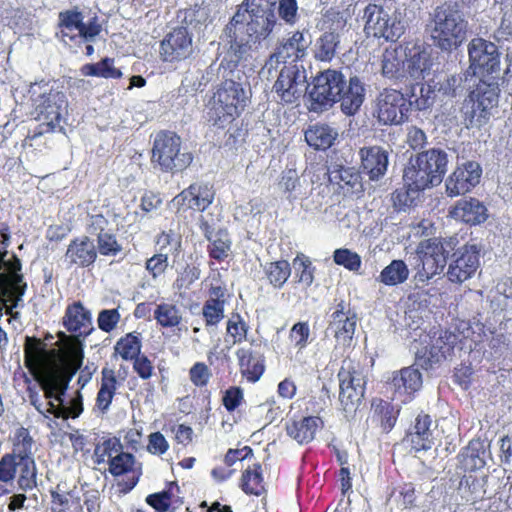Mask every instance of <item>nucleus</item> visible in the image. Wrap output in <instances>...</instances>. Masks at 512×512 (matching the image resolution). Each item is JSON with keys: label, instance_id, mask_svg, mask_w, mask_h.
Returning a JSON list of instances; mask_svg holds the SVG:
<instances>
[{"label": "nucleus", "instance_id": "f257e3e1", "mask_svg": "<svg viewBox=\"0 0 512 512\" xmlns=\"http://www.w3.org/2000/svg\"><path fill=\"white\" fill-rule=\"evenodd\" d=\"M241 60L227 53L218 67L215 68V64L208 67L207 75L216 70L218 77L223 80L207 104V120L217 128L223 129L231 124L246 106L247 96L243 88L245 75L238 68Z\"/></svg>", "mask_w": 512, "mask_h": 512}, {"label": "nucleus", "instance_id": "f03ea898", "mask_svg": "<svg viewBox=\"0 0 512 512\" xmlns=\"http://www.w3.org/2000/svg\"><path fill=\"white\" fill-rule=\"evenodd\" d=\"M276 21L274 3L246 0L245 9H239L225 28L224 34L230 45L227 53L244 59L252 44L272 32Z\"/></svg>", "mask_w": 512, "mask_h": 512}, {"label": "nucleus", "instance_id": "7ed1b4c3", "mask_svg": "<svg viewBox=\"0 0 512 512\" xmlns=\"http://www.w3.org/2000/svg\"><path fill=\"white\" fill-rule=\"evenodd\" d=\"M83 360L82 350L74 351L71 359L72 371L68 369L53 368L48 370L44 379L41 381V389L44 392L45 399H54L51 402L52 415L56 418L67 419L69 417L76 418L83 411L82 398L78 394L70 400V404L65 403L64 396L68 389L69 382L71 381L74 373L81 367Z\"/></svg>", "mask_w": 512, "mask_h": 512}, {"label": "nucleus", "instance_id": "20e7f679", "mask_svg": "<svg viewBox=\"0 0 512 512\" xmlns=\"http://www.w3.org/2000/svg\"><path fill=\"white\" fill-rule=\"evenodd\" d=\"M426 30L436 47L452 51L466 40L468 21L457 5L445 4L434 9Z\"/></svg>", "mask_w": 512, "mask_h": 512}, {"label": "nucleus", "instance_id": "39448f33", "mask_svg": "<svg viewBox=\"0 0 512 512\" xmlns=\"http://www.w3.org/2000/svg\"><path fill=\"white\" fill-rule=\"evenodd\" d=\"M448 155L432 148L411 158L404 170L403 181L414 191L440 184L447 171Z\"/></svg>", "mask_w": 512, "mask_h": 512}, {"label": "nucleus", "instance_id": "423d86ee", "mask_svg": "<svg viewBox=\"0 0 512 512\" xmlns=\"http://www.w3.org/2000/svg\"><path fill=\"white\" fill-rule=\"evenodd\" d=\"M364 32L368 37L397 41L405 32L402 13L395 7L369 3L363 10Z\"/></svg>", "mask_w": 512, "mask_h": 512}, {"label": "nucleus", "instance_id": "0eeeda50", "mask_svg": "<svg viewBox=\"0 0 512 512\" xmlns=\"http://www.w3.org/2000/svg\"><path fill=\"white\" fill-rule=\"evenodd\" d=\"M337 376L342 409L347 415L355 413L364 398L368 370L360 362L347 358L342 361Z\"/></svg>", "mask_w": 512, "mask_h": 512}, {"label": "nucleus", "instance_id": "6e6552de", "mask_svg": "<svg viewBox=\"0 0 512 512\" xmlns=\"http://www.w3.org/2000/svg\"><path fill=\"white\" fill-rule=\"evenodd\" d=\"M499 87L496 82L480 80L463 102L461 115L467 128L485 124L491 110L498 104Z\"/></svg>", "mask_w": 512, "mask_h": 512}, {"label": "nucleus", "instance_id": "1a4fd4ad", "mask_svg": "<svg viewBox=\"0 0 512 512\" xmlns=\"http://www.w3.org/2000/svg\"><path fill=\"white\" fill-rule=\"evenodd\" d=\"M193 160L189 152H181V139L174 132L161 131L154 139L151 162L162 172H177Z\"/></svg>", "mask_w": 512, "mask_h": 512}, {"label": "nucleus", "instance_id": "9d476101", "mask_svg": "<svg viewBox=\"0 0 512 512\" xmlns=\"http://www.w3.org/2000/svg\"><path fill=\"white\" fill-rule=\"evenodd\" d=\"M345 87L346 79L341 72L332 69L321 72L309 91V110L316 113L328 110L338 102Z\"/></svg>", "mask_w": 512, "mask_h": 512}, {"label": "nucleus", "instance_id": "9b49d317", "mask_svg": "<svg viewBox=\"0 0 512 512\" xmlns=\"http://www.w3.org/2000/svg\"><path fill=\"white\" fill-rule=\"evenodd\" d=\"M410 264L416 270L415 280L427 282L441 272L447 262L444 247L438 239H428L420 242L416 252L409 258Z\"/></svg>", "mask_w": 512, "mask_h": 512}, {"label": "nucleus", "instance_id": "f8f14e48", "mask_svg": "<svg viewBox=\"0 0 512 512\" xmlns=\"http://www.w3.org/2000/svg\"><path fill=\"white\" fill-rule=\"evenodd\" d=\"M481 246L467 243L447 258L445 276L453 284H462L473 278L480 268Z\"/></svg>", "mask_w": 512, "mask_h": 512}, {"label": "nucleus", "instance_id": "ddd939ff", "mask_svg": "<svg viewBox=\"0 0 512 512\" xmlns=\"http://www.w3.org/2000/svg\"><path fill=\"white\" fill-rule=\"evenodd\" d=\"M407 97L396 89H384L375 100L373 116L382 125H400L408 118Z\"/></svg>", "mask_w": 512, "mask_h": 512}, {"label": "nucleus", "instance_id": "4468645a", "mask_svg": "<svg viewBox=\"0 0 512 512\" xmlns=\"http://www.w3.org/2000/svg\"><path fill=\"white\" fill-rule=\"evenodd\" d=\"M467 337L468 335H465L464 331L459 333L449 330L442 331L429 349L416 354V364L425 370L432 369L442 360L451 357L456 348L462 349L460 345Z\"/></svg>", "mask_w": 512, "mask_h": 512}, {"label": "nucleus", "instance_id": "2eb2a0df", "mask_svg": "<svg viewBox=\"0 0 512 512\" xmlns=\"http://www.w3.org/2000/svg\"><path fill=\"white\" fill-rule=\"evenodd\" d=\"M10 239L9 226L0 223V295H7L11 291V285L22 281L21 261L8 251Z\"/></svg>", "mask_w": 512, "mask_h": 512}, {"label": "nucleus", "instance_id": "dca6fc26", "mask_svg": "<svg viewBox=\"0 0 512 512\" xmlns=\"http://www.w3.org/2000/svg\"><path fill=\"white\" fill-rule=\"evenodd\" d=\"M67 106L66 95L61 91L44 92L35 100L37 118L47 127L45 131H53L56 128L63 130L61 123L67 113Z\"/></svg>", "mask_w": 512, "mask_h": 512}, {"label": "nucleus", "instance_id": "f3484780", "mask_svg": "<svg viewBox=\"0 0 512 512\" xmlns=\"http://www.w3.org/2000/svg\"><path fill=\"white\" fill-rule=\"evenodd\" d=\"M306 75L298 65H284L273 85V92L286 104L298 101L307 90Z\"/></svg>", "mask_w": 512, "mask_h": 512}, {"label": "nucleus", "instance_id": "a211bd4d", "mask_svg": "<svg viewBox=\"0 0 512 512\" xmlns=\"http://www.w3.org/2000/svg\"><path fill=\"white\" fill-rule=\"evenodd\" d=\"M470 69L473 74H494L500 70V53L497 46L483 38H473L468 44Z\"/></svg>", "mask_w": 512, "mask_h": 512}, {"label": "nucleus", "instance_id": "6ab92c4d", "mask_svg": "<svg viewBox=\"0 0 512 512\" xmlns=\"http://www.w3.org/2000/svg\"><path fill=\"white\" fill-rule=\"evenodd\" d=\"M356 324V314L343 301L338 303L330 315L327 327V332L336 340L335 349H344L351 345Z\"/></svg>", "mask_w": 512, "mask_h": 512}, {"label": "nucleus", "instance_id": "aec40b11", "mask_svg": "<svg viewBox=\"0 0 512 512\" xmlns=\"http://www.w3.org/2000/svg\"><path fill=\"white\" fill-rule=\"evenodd\" d=\"M192 51V35L186 27L173 29L161 41L160 54L167 62L186 59L192 54Z\"/></svg>", "mask_w": 512, "mask_h": 512}, {"label": "nucleus", "instance_id": "412c9836", "mask_svg": "<svg viewBox=\"0 0 512 512\" xmlns=\"http://www.w3.org/2000/svg\"><path fill=\"white\" fill-rule=\"evenodd\" d=\"M387 385L394 398L407 402L422 387V375L414 366L404 367L392 373Z\"/></svg>", "mask_w": 512, "mask_h": 512}, {"label": "nucleus", "instance_id": "4be33fe9", "mask_svg": "<svg viewBox=\"0 0 512 512\" xmlns=\"http://www.w3.org/2000/svg\"><path fill=\"white\" fill-rule=\"evenodd\" d=\"M482 175V168L478 162L467 161L456 170L446 181V191L449 196L454 197L469 192L479 182Z\"/></svg>", "mask_w": 512, "mask_h": 512}, {"label": "nucleus", "instance_id": "5701e85b", "mask_svg": "<svg viewBox=\"0 0 512 512\" xmlns=\"http://www.w3.org/2000/svg\"><path fill=\"white\" fill-rule=\"evenodd\" d=\"M325 17L329 21L336 22V28L325 31L320 35L314 44L313 53L317 60L330 62L335 57L340 44V36L336 29L343 28L346 20L340 12L334 10L328 11Z\"/></svg>", "mask_w": 512, "mask_h": 512}, {"label": "nucleus", "instance_id": "b1692460", "mask_svg": "<svg viewBox=\"0 0 512 512\" xmlns=\"http://www.w3.org/2000/svg\"><path fill=\"white\" fill-rule=\"evenodd\" d=\"M24 363L33 375H39L38 381L40 385L48 370L53 368L67 369L61 365L47 367L46 344L42 340L32 336L25 337Z\"/></svg>", "mask_w": 512, "mask_h": 512}, {"label": "nucleus", "instance_id": "393cba45", "mask_svg": "<svg viewBox=\"0 0 512 512\" xmlns=\"http://www.w3.org/2000/svg\"><path fill=\"white\" fill-rule=\"evenodd\" d=\"M109 472L114 476L130 474L128 480L121 484L122 491L126 493L131 491L138 483L142 474V465L136 461L132 454L119 450L114 458L109 461Z\"/></svg>", "mask_w": 512, "mask_h": 512}, {"label": "nucleus", "instance_id": "a878e982", "mask_svg": "<svg viewBox=\"0 0 512 512\" xmlns=\"http://www.w3.org/2000/svg\"><path fill=\"white\" fill-rule=\"evenodd\" d=\"M63 325L76 337H86L93 330L91 312L81 302H74L66 308Z\"/></svg>", "mask_w": 512, "mask_h": 512}, {"label": "nucleus", "instance_id": "bb28decb", "mask_svg": "<svg viewBox=\"0 0 512 512\" xmlns=\"http://www.w3.org/2000/svg\"><path fill=\"white\" fill-rule=\"evenodd\" d=\"M97 258L94 242L87 236L76 238L70 242L65 253V260L70 265L89 267Z\"/></svg>", "mask_w": 512, "mask_h": 512}, {"label": "nucleus", "instance_id": "cd10ccee", "mask_svg": "<svg viewBox=\"0 0 512 512\" xmlns=\"http://www.w3.org/2000/svg\"><path fill=\"white\" fill-rule=\"evenodd\" d=\"M363 170L370 180L383 177L388 167V152L380 146L364 147L360 150Z\"/></svg>", "mask_w": 512, "mask_h": 512}, {"label": "nucleus", "instance_id": "c85d7f7f", "mask_svg": "<svg viewBox=\"0 0 512 512\" xmlns=\"http://www.w3.org/2000/svg\"><path fill=\"white\" fill-rule=\"evenodd\" d=\"M212 186L204 183L191 184L174 198L178 204L186 203L190 209L204 211L213 201Z\"/></svg>", "mask_w": 512, "mask_h": 512}, {"label": "nucleus", "instance_id": "c756f323", "mask_svg": "<svg viewBox=\"0 0 512 512\" xmlns=\"http://www.w3.org/2000/svg\"><path fill=\"white\" fill-rule=\"evenodd\" d=\"M432 419L429 415H418L413 429L407 434L405 441L411 444L415 451H426L434 444Z\"/></svg>", "mask_w": 512, "mask_h": 512}, {"label": "nucleus", "instance_id": "7c9ffc66", "mask_svg": "<svg viewBox=\"0 0 512 512\" xmlns=\"http://www.w3.org/2000/svg\"><path fill=\"white\" fill-rule=\"evenodd\" d=\"M200 229L205 238L210 242L209 255L216 260H223L228 257L231 248V240L229 234L224 229L214 232L208 222L201 217Z\"/></svg>", "mask_w": 512, "mask_h": 512}, {"label": "nucleus", "instance_id": "2f4dec72", "mask_svg": "<svg viewBox=\"0 0 512 512\" xmlns=\"http://www.w3.org/2000/svg\"><path fill=\"white\" fill-rule=\"evenodd\" d=\"M365 99V87L358 77H351L339 97L341 110L344 114L352 116L358 112Z\"/></svg>", "mask_w": 512, "mask_h": 512}, {"label": "nucleus", "instance_id": "473e14b6", "mask_svg": "<svg viewBox=\"0 0 512 512\" xmlns=\"http://www.w3.org/2000/svg\"><path fill=\"white\" fill-rule=\"evenodd\" d=\"M488 445L482 440H471L459 454V462L465 471H475L486 465L489 456Z\"/></svg>", "mask_w": 512, "mask_h": 512}, {"label": "nucleus", "instance_id": "72a5a7b5", "mask_svg": "<svg viewBox=\"0 0 512 512\" xmlns=\"http://www.w3.org/2000/svg\"><path fill=\"white\" fill-rule=\"evenodd\" d=\"M311 44L310 36H305L304 32L296 31L287 39H283L276 51L278 56L283 58L286 62L291 60L302 59L307 52L308 47Z\"/></svg>", "mask_w": 512, "mask_h": 512}, {"label": "nucleus", "instance_id": "f704fd0d", "mask_svg": "<svg viewBox=\"0 0 512 512\" xmlns=\"http://www.w3.org/2000/svg\"><path fill=\"white\" fill-rule=\"evenodd\" d=\"M451 215L469 224H480L487 219L486 207L477 199H462L457 202Z\"/></svg>", "mask_w": 512, "mask_h": 512}, {"label": "nucleus", "instance_id": "c9c22d12", "mask_svg": "<svg viewBox=\"0 0 512 512\" xmlns=\"http://www.w3.org/2000/svg\"><path fill=\"white\" fill-rule=\"evenodd\" d=\"M406 48L402 46L386 49L382 56V74L389 79L406 77Z\"/></svg>", "mask_w": 512, "mask_h": 512}, {"label": "nucleus", "instance_id": "e433bc0d", "mask_svg": "<svg viewBox=\"0 0 512 512\" xmlns=\"http://www.w3.org/2000/svg\"><path fill=\"white\" fill-rule=\"evenodd\" d=\"M406 77L409 76L415 80L425 78L432 65L430 53L420 47L413 46L406 48Z\"/></svg>", "mask_w": 512, "mask_h": 512}, {"label": "nucleus", "instance_id": "4c0bfd02", "mask_svg": "<svg viewBox=\"0 0 512 512\" xmlns=\"http://www.w3.org/2000/svg\"><path fill=\"white\" fill-rule=\"evenodd\" d=\"M322 421L318 417L308 416L286 424L287 434L299 444L312 441Z\"/></svg>", "mask_w": 512, "mask_h": 512}, {"label": "nucleus", "instance_id": "58836bf2", "mask_svg": "<svg viewBox=\"0 0 512 512\" xmlns=\"http://www.w3.org/2000/svg\"><path fill=\"white\" fill-rule=\"evenodd\" d=\"M487 484V477H466L464 481H461L459 486L461 498L471 505L482 502L484 499L490 497L487 491Z\"/></svg>", "mask_w": 512, "mask_h": 512}, {"label": "nucleus", "instance_id": "ea45409f", "mask_svg": "<svg viewBox=\"0 0 512 512\" xmlns=\"http://www.w3.org/2000/svg\"><path fill=\"white\" fill-rule=\"evenodd\" d=\"M242 374L256 382L264 372V359L261 354L250 349L240 348L236 353Z\"/></svg>", "mask_w": 512, "mask_h": 512}, {"label": "nucleus", "instance_id": "a19ab883", "mask_svg": "<svg viewBox=\"0 0 512 512\" xmlns=\"http://www.w3.org/2000/svg\"><path fill=\"white\" fill-rule=\"evenodd\" d=\"M337 136V130L327 124H315L305 132L307 144L316 150L328 149L332 146Z\"/></svg>", "mask_w": 512, "mask_h": 512}, {"label": "nucleus", "instance_id": "79ce46f5", "mask_svg": "<svg viewBox=\"0 0 512 512\" xmlns=\"http://www.w3.org/2000/svg\"><path fill=\"white\" fill-rule=\"evenodd\" d=\"M117 389V379L115 372L111 369L104 368L102 370L101 386L97 393L96 405L99 410L106 412Z\"/></svg>", "mask_w": 512, "mask_h": 512}, {"label": "nucleus", "instance_id": "37998d69", "mask_svg": "<svg viewBox=\"0 0 512 512\" xmlns=\"http://www.w3.org/2000/svg\"><path fill=\"white\" fill-rule=\"evenodd\" d=\"M409 103V109L426 110L431 107L435 99V89L430 84L417 83L411 86L410 94L405 95Z\"/></svg>", "mask_w": 512, "mask_h": 512}, {"label": "nucleus", "instance_id": "c03bdc74", "mask_svg": "<svg viewBox=\"0 0 512 512\" xmlns=\"http://www.w3.org/2000/svg\"><path fill=\"white\" fill-rule=\"evenodd\" d=\"M409 277V269L402 260H393L387 265L376 278L380 283L387 286H396L404 283Z\"/></svg>", "mask_w": 512, "mask_h": 512}, {"label": "nucleus", "instance_id": "a18cd8bd", "mask_svg": "<svg viewBox=\"0 0 512 512\" xmlns=\"http://www.w3.org/2000/svg\"><path fill=\"white\" fill-rule=\"evenodd\" d=\"M240 486L249 495L259 496L264 492V480L260 464L255 463L243 472Z\"/></svg>", "mask_w": 512, "mask_h": 512}, {"label": "nucleus", "instance_id": "49530a36", "mask_svg": "<svg viewBox=\"0 0 512 512\" xmlns=\"http://www.w3.org/2000/svg\"><path fill=\"white\" fill-rule=\"evenodd\" d=\"M154 319L163 328H173L181 323L182 314L175 304L163 302L156 305Z\"/></svg>", "mask_w": 512, "mask_h": 512}, {"label": "nucleus", "instance_id": "de8ad7c7", "mask_svg": "<svg viewBox=\"0 0 512 512\" xmlns=\"http://www.w3.org/2000/svg\"><path fill=\"white\" fill-rule=\"evenodd\" d=\"M83 20L84 16L82 12L77 9L66 10L59 13V23L64 41L65 37H68L70 40L76 37Z\"/></svg>", "mask_w": 512, "mask_h": 512}, {"label": "nucleus", "instance_id": "09e8293b", "mask_svg": "<svg viewBox=\"0 0 512 512\" xmlns=\"http://www.w3.org/2000/svg\"><path fill=\"white\" fill-rule=\"evenodd\" d=\"M18 467L20 468L18 478L19 488L23 491L33 489L37 485V469L34 458L30 455L20 457V459H18Z\"/></svg>", "mask_w": 512, "mask_h": 512}, {"label": "nucleus", "instance_id": "8fccbe9b", "mask_svg": "<svg viewBox=\"0 0 512 512\" xmlns=\"http://www.w3.org/2000/svg\"><path fill=\"white\" fill-rule=\"evenodd\" d=\"M81 71L85 76H96L112 79H118L122 76V72L114 67V60L108 57L104 58L98 63L84 65Z\"/></svg>", "mask_w": 512, "mask_h": 512}, {"label": "nucleus", "instance_id": "3c124183", "mask_svg": "<svg viewBox=\"0 0 512 512\" xmlns=\"http://www.w3.org/2000/svg\"><path fill=\"white\" fill-rule=\"evenodd\" d=\"M265 273L271 285L281 288L291 274V267L286 260L271 262L265 266Z\"/></svg>", "mask_w": 512, "mask_h": 512}, {"label": "nucleus", "instance_id": "603ef678", "mask_svg": "<svg viewBox=\"0 0 512 512\" xmlns=\"http://www.w3.org/2000/svg\"><path fill=\"white\" fill-rule=\"evenodd\" d=\"M115 351L124 360H133L139 356L141 351V340L139 335L128 333L124 337L120 338L116 342Z\"/></svg>", "mask_w": 512, "mask_h": 512}, {"label": "nucleus", "instance_id": "864d4df0", "mask_svg": "<svg viewBox=\"0 0 512 512\" xmlns=\"http://www.w3.org/2000/svg\"><path fill=\"white\" fill-rule=\"evenodd\" d=\"M26 283L22 280L17 284L11 285V291L7 295H0V305L5 306V313L11 315L13 318L19 316L18 312H13V309L18 306V303L22 301V297L25 294Z\"/></svg>", "mask_w": 512, "mask_h": 512}, {"label": "nucleus", "instance_id": "5fc2aeb1", "mask_svg": "<svg viewBox=\"0 0 512 512\" xmlns=\"http://www.w3.org/2000/svg\"><path fill=\"white\" fill-rule=\"evenodd\" d=\"M206 326L217 325L224 317V300L208 299L202 308Z\"/></svg>", "mask_w": 512, "mask_h": 512}, {"label": "nucleus", "instance_id": "6e6d98bb", "mask_svg": "<svg viewBox=\"0 0 512 512\" xmlns=\"http://www.w3.org/2000/svg\"><path fill=\"white\" fill-rule=\"evenodd\" d=\"M293 267L300 283L307 287L313 283L315 268L307 256L304 254L297 255L293 260Z\"/></svg>", "mask_w": 512, "mask_h": 512}, {"label": "nucleus", "instance_id": "4d7b16f0", "mask_svg": "<svg viewBox=\"0 0 512 512\" xmlns=\"http://www.w3.org/2000/svg\"><path fill=\"white\" fill-rule=\"evenodd\" d=\"M227 334L232 339V344L240 343L246 339L248 326L242 317L235 313L227 321Z\"/></svg>", "mask_w": 512, "mask_h": 512}, {"label": "nucleus", "instance_id": "13d9d810", "mask_svg": "<svg viewBox=\"0 0 512 512\" xmlns=\"http://www.w3.org/2000/svg\"><path fill=\"white\" fill-rule=\"evenodd\" d=\"M333 259L337 265L344 266L350 271H358L362 264L361 257L356 252L345 248L336 249Z\"/></svg>", "mask_w": 512, "mask_h": 512}, {"label": "nucleus", "instance_id": "bf43d9fd", "mask_svg": "<svg viewBox=\"0 0 512 512\" xmlns=\"http://www.w3.org/2000/svg\"><path fill=\"white\" fill-rule=\"evenodd\" d=\"M299 176L295 169H287L282 172L281 179L278 183L279 189L288 194L287 199L292 201L296 199L294 194L299 186Z\"/></svg>", "mask_w": 512, "mask_h": 512}, {"label": "nucleus", "instance_id": "052dcab7", "mask_svg": "<svg viewBox=\"0 0 512 512\" xmlns=\"http://www.w3.org/2000/svg\"><path fill=\"white\" fill-rule=\"evenodd\" d=\"M489 348L491 356L498 360L507 357L512 351L511 341L508 336L504 334H496L489 341Z\"/></svg>", "mask_w": 512, "mask_h": 512}, {"label": "nucleus", "instance_id": "680f3d73", "mask_svg": "<svg viewBox=\"0 0 512 512\" xmlns=\"http://www.w3.org/2000/svg\"><path fill=\"white\" fill-rule=\"evenodd\" d=\"M330 180L340 185L341 188L345 186L355 188L360 184V175L351 168L342 167L331 173Z\"/></svg>", "mask_w": 512, "mask_h": 512}, {"label": "nucleus", "instance_id": "e2e57ef3", "mask_svg": "<svg viewBox=\"0 0 512 512\" xmlns=\"http://www.w3.org/2000/svg\"><path fill=\"white\" fill-rule=\"evenodd\" d=\"M18 456L5 454L0 459V482L12 484L18 467Z\"/></svg>", "mask_w": 512, "mask_h": 512}, {"label": "nucleus", "instance_id": "0e129e2a", "mask_svg": "<svg viewBox=\"0 0 512 512\" xmlns=\"http://www.w3.org/2000/svg\"><path fill=\"white\" fill-rule=\"evenodd\" d=\"M97 248L99 253L105 256H115L122 250L115 235L109 232L97 236Z\"/></svg>", "mask_w": 512, "mask_h": 512}, {"label": "nucleus", "instance_id": "69168bd1", "mask_svg": "<svg viewBox=\"0 0 512 512\" xmlns=\"http://www.w3.org/2000/svg\"><path fill=\"white\" fill-rule=\"evenodd\" d=\"M310 336V328L307 322H298L294 324L290 330L289 337L295 346L302 350L308 344Z\"/></svg>", "mask_w": 512, "mask_h": 512}, {"label": "nucleus", "instance_id": "338daca9", "mask_svg": "<svg viewBox=\"0 0 512 512\" xmlns=\"http://www.w3.org/2000/svg\"><path fill=\"white\" fill-rule=\"evenodd\" d=\"M120 317L117 309H104L98 315V327L102 331L109 333L117 326Z\"/></svg>", "mask_w": 512, "mask_h": 512}, {"label": "nucleus", "instance_id": "774afa93", "mask_svg": "<svg viewBox=\"0 0 512 512\" xmlns=\"http://www.w3.org/2000/svg\"><path fill=\"white\" fill-rule=\"evenodd\" d=\"M101 32V25L98 22V17L94 15L89 18L87 22H82V25L76 34V36L80 37L86 42H92Z\"/></svg>", "mask_w": 512, "mask_h": 512}]
</instances>
